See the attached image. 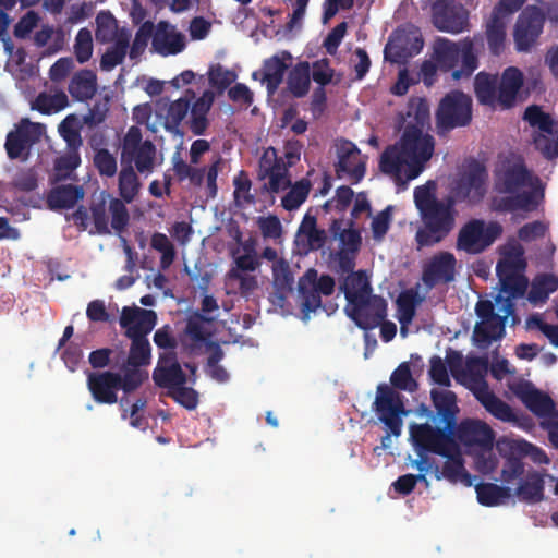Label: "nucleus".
Returning <instances> with one entry per match:
<instances>
[{"label":"nucleus","mask_w":558,"mask_h":558,"mask_svg":"<svg viewBox=\"0 0 558 558\" xmlns=\"http://www.w3.org/2000/svg\"><path fill=\"white\" fill-rule=\"evenodd\" d=\"M434 189V183L428 182L414 190V203L423 222V227L415 233L417 248L440 243L454 228V198L449 196L446 199H438Z\"/></svg>","instance_id":"1"},{"label":"nucleus","mask_w":558,"mask_h":558,"mask_svg":"<svg viewBox=\"0 0 558 558\" xmlns=\"http://www.w3.org/2000/svg\"><path fill=\"white\" fill-rule=\"evenodd\" d=\"M435 149V140L423 134L417 125L409 123L400 141L387 147L380 156L379 168L385 174L400 178L402 167L408 166V179L413 180L422 172Z\"/></svg>","instance_id":"2"},{"label":"nucleus","mask_w":558,"mask_h":558,"mask_svg":"<svg viewBox=\"0 0 558 558\" xmlns=\"http://www.w3.org/2000/svg\"><path fill=\"white\" fill-rule=\"evenodd\" d=\"M433 50V59L440 71L451 72L454 81L469 78L478 68V54L484 51V36L477 33L458 43L438 37Z\"/></svg>","instance_id":"3"},{"label":"nucleus","mask_w":558,"mask_h":558,"mask_svg":"<svg viewBox=\"0 0 558 558\" xmlns=\"http://www.w3.org/2000/svg\"><path fill=\"white\" fill-rule=\"evenodd\" d=\"M194 97L195 93L187 89L184 97L169 104L163 122V126L168 132L182 136L181 124L189 112L190 119L186 121V124L190 131L194 135H203L206 132L209 125L207 116L213 106L215 95L211 90H205L201 97L191 104Z\"/></svg>","instance_id":"4"},{"label":"nucleus","mask_w":558,"mask_h":558,"mask_svg":"<svg viewBox=\"0 0 558 558\" xmlns=\"http://www.w3.org/2000/svg\"><path fill=\"white\" fill-rule=\"evenodd\" d=\"M300 160L296 148L286 147L283 156H278L276 148L268 147L264 150L258 161V178L268 179L264 189L269 193H279L291 185L289 169Z\"/></svg>","instance_id":"5"},{"label":"nucleus","mask_w":558,"mask_h":558,"mask_svg":"<svg viewBox=\"0 0 558 558\" xmlns=\"http://www.w3.org/2000/svg\"><path fill=\"white\" fill-rule=\"evenodd\" d=\"M142 189V182L132 165H122L118 175L119 197H111L109 201V214L111 216V228L118 233L126 230L130 222V214L125 204L133 203Z\"/></svg>","instance_id":"6"},{"label":"nucleus","mask_w":558,"mask_h":558,"mask_svg":"<svg viewBox=\"0 0 558 558\" xmlns=\"http://www.w3.org/2000/svg\"><path fill=\"white\" fill-rule=\"evenodd\" d=\"M472 98L461 90L454 89L446 94L436 110V132L446 137L457 128H464L472 121Z\"/></svg>","instance_id":"7"},{"label":"nucleus","mask_w":558,"mask_h":558,"mask_svg":"<svg viewBox=\"0 0 558 558\" xmlns=\"http://www.w3.org/2000/svg\"><path fill=\"white\" fill-rule=\"evenodd\" d=\"M453 438L457 439L469 453L477 454L476 464L481 469L482 460L486 469H494V461L485 459L484 454L489 453L495 440L494 430L486 423L477 420H464L456 426L453 430Z\"/></svg>","instance_id":"8"},{"label":"nucleus","mask_w":558,"mask_h":558,"mask_svg":"<svg viewBox=\"0 0 558 558\" xmlns=\"http://www.w3.org/2000/svg\"><path fill=\"white\" fill-rule=\"evenodd\" d=\"M373 408L389 432L381 438V447L388 448L391 436L399 437L402 432L401 415L405 414L402 396L392 387L380 384L377 386V395Z\"/></svg>","instance_id":"9"},{"label":"nucleus","mask_w":558,"mask_h":558,"mask_svg":"<svg viewBox=\"0 0 558 558\" xmlns=\"http://www.w3.org/2000/svg\"><path fill=\"white\" fill-rule=\"evenodd\" d=\"M501 234L502 226L499 222L471 219L459 230L456 247L466 254L477 255L492 246Z\"/></svg>","instance_id":"10"},{"label":"nucleus","mask_w":558,"mask_h":558,"mask_svg":"<svg viewBox=\"0 0 558 558\" xmlns=\"http://www.w3.org/2000/svg\"><path fill=\"white\" fill-rule=\"evenodd\" d=\"M523 119L539 132L534 135L535 148L541 151L544 158L548 160L558 157V121L554 120L549 113H546L537 105L529 106L523 114Z\"/></svg>","instance_id":"11"},{"label":"nucleus","mask_w":558,"mask_h":558,"mask_svg":"<svg viewBox=\"0 0 558 558\" xmlns=\"http://www.w3.org/2000/svg\"><path fill=\"white\" fill-rule=\"evenodd\" d=\"M487 180L488 171L485 165L471 159L452 190L454 201L480 203L487 192Z\"/></svg>","instance_id":"12"},{"label":"nucleus","mask_w":558,"mask_h":558,"mask_svg":"<svg viewBox=\"0 0 558 558\" xmlns=\"http://www.w3.org/2000/svg\"><path fill=\"white\" fill-rule=\"evenodd\" d=\"M453 430L454 428L446 425L440 428L428 423L413 424L410 427V436L420 451L440 456L449 453L458 445L453 438Z\"/></svg>","instance_id":"13"},{"label":"nucleus","mask_w":558,"mask_h":558,"mask_svg":"<svg viewBox=\"0 0 558 558\" xmlns=\"http://www.w3.org/2000/svg\"><path fill=\"white\" fill-rule=\"evenodd\" d=\"M545 15L535 7H526L518 16L513 31L515 49L519 52H527L536 44L543 32Z\"/></svg>","instance_id":"14"},{"label":"nucleus","mask_w":558,"mask_h":558,"mask_svg":"<svg viewBox=\"0 0 558 558\" xmlns=\"http://www.w3.org/2000/svg\"><path fill=\"white\" fill-rule=\"evenodd\" d=\"M530 171L522 159H504L495 170V189L499 193L514 194L527 185Z\"/></svg>","instance_id":"15"},{"label":"nucleus","mask_w":558,"mask_h":558,"mask_svg":"<svg viewBox=\"0 0 558 558\" xmlns=\"http://www.w3.org/2000/svg\"><path fill=\"white\" fill-rule=\"evenodd\" d=\"M338 161L335 170L338 178L347 177L352 183H359L365 175L366 165L354 143L342 140L337 145Z\"/></svg>","instance_id":"16"},{"label":"nucleus","mask_w":558,"mask_h":558,"mask_svg":"<svg viewBox=\"0 0 558 558\" xmlns=\"http://www.w3.org/2000/svg\"><path fill=\"white\" fill-rule=\"evenodd\" d=\"M350 317L364 330L374 329L387 315V302L378 295H368L352 304Z\"/></svg>","instance_id":"17"},{"label":"nucleus","mask_w":558,"mask_h":558,"mask_svg":"<svg viewBox=\"0 0 558 558\" xmlns=\"http://www.w3.org/2000/svg\"><path fill=\"white\" fill-rule=\"evenodd\" d=\"M433 24L440 32L459 34L468 29L469 12L461 4H435L433 7Z\"/></svg>","instance_id":"18"},{"label":"nucleus","mask_w":558,"mask_h":558,"mask_svg":"<svg viewBox=\"0 0 558 558\" xmlns=\"http://www.w3.org/2000/svg\"><path fill=\"white\" fill-rule=\"evenodd\" d=\"M291 60V53L286 50L274 54L264 60L262 70L253 72L252 78L259 80L262 84L266 85L268 95H274L283 82Z\"/></svg>","instance_id":"19"},{"label":"nucleus","mask_w":558,"mask_h":558,"mask_svg":"<svg viewBox=\"0 0 558 558\" xmlns=\"http://www.w3.org/2000/svg\"><path fill=\"white\" fill-rule=\"evenodd\" d=\"M457 259L450 252L435 254L423 267L422 280L428 288L439 283H449L456 277Z\"/></svg>","instance_id":"20"},{"label":"nucleus","mask_w":558,"mask_h":558,"mask_svg":"<svg viewBox=\"0 0 558 558\" xmlns=\"http://www.w3.org/2000/svg\"><path fill=\"white\" fill-rule=\"evenodd\" d=\"M153 380L156 386L166 388L168 391L186 384V375L178 362L175 352L169 351L160 354L153 371Z\"/></svg>","instance_id":"21"},{"label":"nucleus","mask_w":558,"mask_h":558,"mask_svg":"<svg viewBox=\"0 0 558 558\" xmlns=\"http://www.w3.org/2000/svg\"><path fill=\"white\" fill-rule=\"evenodd\" d=\"M118 383L120 374L110 371L89 373L87 376L88 390L94 400L101 404H113L118 401Z\"/></svg>","instance_id":"22"},{"label":"nucleus","mask_w":558,"mask_h":558,"mask_svg":"<svg viewBox=\"0 0 558 558\" xmlns=\"http://www.w3.org/2000/svg\"><path fill=\"white\" fill-rule=\"evenodd\" d=\"M497 307L501 314L495 316V319L487 318V322L484 319L476 324L474 338L477 342L489 344L493 340H498L505 335L506 322L509 316L514 315L515 305L506 300L504 305H497Z\"/></svg>","instance_id":"23"},{"label":"nucleus","mask_w":558,"mask_h":558,"mask_svg":"<svg viewBox=\"0 0 558 558\" xmlns=\"http://www.w3.org/2000/svg\"><path fill=\"white\" fill-rule=\"evenodd\" d=\"M39 124L23 120L15 130L8 133L4 147L10 159H17L29 149L37 140V135L34 134Z\"/></svg>","instance_id":"24"},{"label":"nucleus","mask_w":558,"mask_h":558,"mask_svg":"<svg viewBox=\"0 0 558 558\" xmlns=\"http://www.w3.org/2000/svg\"><path fill=\"white\" fill-rule=\"evenodd\" d=\"M441 456L447 460L441 468L435 464V477L437 480L446 478L453 484L460 482L465 486H471L472 476L464 468V460L460 453L459 446H454L449 453Z\"/></svg>","instance_id":"25"},{"label":"nucleus","mask_w":558,"mask_h":558,"mask_svg":"<svg viewBox=\"0 0 558 558\" xmlns=\"http://www.w3.org/2000/svg\"><path fill=\"white\" fill-rule=\"evenodd\" d=\"M157 148L150 140H145L143 146L133 148L121 157L122 165H132L141 174L148 175L156 167Z\"/></svg>","instance_id":"26"},{"label":"nucleus","mask_w":558,"mask_h":558,"mask_svg":"<svg viewBox=\"0 0 558 558\" xmlns=\"http://www.w3.org/2000/svg\"><path fill=\"white\" fill-rule=\"evenodd\" d=\"M84 195L85 192L81 185L60 184L47 193L46 204L51 210L70 209L83 199Z\"/></svg>","instance_id":"27"},{"label":"nucleus","mask_w":558,"mask_h":558,"mask_svg":"<svg viewBox=\"0 0 558 558\" xmlns=\"http://www.w3.org/2000/svg\"><path fill=\"white\" fill-rule=\"evenodd\" d=\"M154 49L162 54H177L185 48V39L181 33L169 29L167 22H159L153 36Z\"/></svg>","instance_id":"28"},{"label":"nucleus","mask_w":558,"mask_h":558,"mask_svg":"<svg viewBox=\"0 0 558 558\" xmlns=\"http://www.w3.org/2000/svg\"><path fill=\"white\" fill-rule=\"evenodd\" d=\"M524 405L538 417H557L554 400L541 390L527 386L518 392Z\"/></svg>","instance_id":"29"},{"label":"nucleus","mask_w":558,"mask_h":558,"mask_svg":"<svg viewBox=\"0 0 558 558\" xmlns=\"http://www.w3.org/2000/svg\"><path fill=\"white\" fill-rule=\"evenodd\" d=\"M430 399L437 415L444 425L449 428H456L459 407L457 404V395L451 390L432 389Z\"/></svg>","instance_id":"30"},{"label":"nucleus","mask_w":558,"mask_h":558,"mask_svg":"<svg viewBox=\"0 0 558 558\" xmlns=\"http://www.w3.org/2000/svg\"><path fill=\"white\" fill-rule=\"evenodd\" d=\"M522 86V72L514 66L507 68L501 75L498 86V104L505 109L513 107L517 95Z\"/></svg>","instance_id":"31"},{"label":"nucleus","mask_w":558,"mask_h":558,"mask_svg":"<svg viewBox=\"0 0 558 558\" xmlns=\"http://www.w3.org/2000/svg\"><path fill=\"white\" fill-rule=\"evenodd\" d=\"M73 99L84 102L92 99L97 92V76L92 70H80L76 72L68 86Z\"/></svg>","instance_id":"32"},{"label":"nucleus","mask_w":558,"mask_h":558,"mask_svg":"<svg viewBox=\"0 0 558 558\" xmlns=\"http://www.w3.org/2000/svg\"><path fill=\"white\" fill-rule=\"evenodd\" d=\"M340 290L343 292L349 304L356 301L361 302L362 299L371 295L372 287L366 271L359 270L349 274L340 284Z\"/></svg>","instance_id":"33"},{"label":"nucleus","mask_w":558,"mask_h":558,"mask_svg":"<svg viewBox=\"0 0 558 558\" xmlns=\"http://www.w3.org/2000/svg\"><path fill=\"white\" fill-rule=\"evenodd\" d=\"M474 397L496 418L502 422H511L515 418L511 407L490 391L489 387L474 389Z\"/></svg>","instance_id":"34"},{"label":"nucleus","mask_w":558,"mask_h":558,"mask_svg":"<svg viewBox=\"0 0 558 558\" xmlns=\"http://www.w3.org/2000/svg\"><path fill=\"white\" fill-rule=\"evenodd\" d=\"M502 14L493 11L489 21L486 24L484 41H487L488 49L493 56H500L505 49L506 23Z\"/></svg>","instance_id":"35"},{"label":"nucleus","mask_w":558,"mask_h":558,"mask_svg":"<svg viewBox=\"0 0 558 558\" xmlns=\"http://www.w3.org/2000/svg\"><path fill=\"white\" fill-rule=\"evenodd\" d=\"M316 279V270L308 269L299 281V292L302 298V312L305 314L315 312L322 306L320 292L313 286Z\"/></svg>","instance_id":"36"},{"label":"nucleus","mask_w":558,"mask_h":558,"mask_svg":"<svg viewBox=\"0 0 558 558\" xmlns=\"http://www.w3.org/2000/svg\"><path fill=\"white\" fill-rule=\"evenodd\" d=\"M130 46V34L120 32L113 45L110 46L100 59V69L109 72L121 64L126 56Z\"/></svg>","instance_id":"37"},{"label":"nucleus","mask_w":558,"mask_h":558,"mask_svg":"<svg viewBox=\"0 0 558 558\" xmlns=\"http://www.w3.org/2000/svg\"><path fill=\"white\" fill-rule=\"evenodd\" d=\"M487 360L484 357H469L463 371L462 385L469 387L473 392L474 389L487 388L488 384L485 380V373L487 371Z\"/></svg>","instance_id":"38"},{"label":"nucleus","mask_w":558,"mask_h":558,"mask_svg":"<svg viewBox=\"0 0 558 558\" xmlns=\"http://www.w3.org/2000/svg\"><path fill=\"white\" fill-rule=\"evenodd\" d=\"M544 478L537 473L527 474L525 480L521 481L515 489V495L520 500L536 504L544 498Z\"/></svg>","instance_id":"39"},{"label":"nucleus","mask_w":558,"mask_h":558,"mask_svg":"<svg viewBox=\"0 0 558 558\" xmlns=\"http://www.w3.org/2000/svg\"><path fill=\"white\" fill-rule=\"evenodd\" d=\"M527 286L529 280L524 275L501 280L499 282V293L495 296L496 305H504L506 300L514 304L513 300L524 296Z\"/></svg>","instance_id":"40"},{"label":"nucleus","mask_w":558,"mask_h":558,"mask_svg":"<svg viewBox=\"0 0 558 558\" xmlns=\"http://www.w3.org/2000/svg\"><path fill=\"white\" fill-rule=\"evenodd\" d=\"M288 88L291 94L301 98L304 97L311 85V65L307 61L299 62L288 75Z\"/></svg>","instance_id":"41"},{"label":"nucleus","mask_w":558,"mask_h":558,"mask_svg":"<svg viewBox=\"0 0 558 558\" xmlns=\"http://www.w3.org/2000/svg\"><path fill=\"white\" fill-rule=\"evenodd\" d=\"M474 92L480 104L495 106L498 102L497 80L495 76L480 72L475 76Z\"/></svg>","instance_id":"42"},{"label":"nucleus","mask_w":558,"mask_h":558,"mask_svg":"<svg viewBox=\"0 0 558 558\" xmlns=\"http://www.w3.org/2000/svg\"><path fill=\"white\" fill-rule=\"evenodd\" d=\"M477 501L485 507H495L511 496L509 487L499 486L494 483H478L475 486Z\"/></svg>","instance_id":"43"},{"label":"nucleus","mask_w":558,"mask_h":558,"mask_svg":"<svg viewBox=\"0 0 558 558\" xmlns=\"http://www.w3.org/2000/svg\"><path fill=\"white\" fill-rule=\"evenodd\" d=\"M558 289V278L550 274L537 276L527 293V300L530 303L537 305L545 303L550 293Z\"/></svg>","instance_id":"44"},{"label":"nucleus","mask_w":558,"mask_h":558,"mask_svg":"<svg viewBox=\"0 0 558 558\" xmlns=\"http://www.w3.org/2000/svg\"><path fill=\"white\" fill-rule=\"evenodd\" d=\"M534 205H536L534 194L525 191L495 199L493 208L499 213H512L515 210H529Z\"/></svg>","instance_id":"45"},{"label":"nucleus","mask_w":558,"mask_h":558,"mask_svg":"<svg viewBox=\"0 0 558 558\" xmlns=\"http://www.w3.org/2000/svg\"><path fill=\"white\" fill-rule=\"evenodd\" d=\"M424 46V40L418 28L411 27L408 32L399 34L396 41L395 48L399 51L398 57H412L421 52Z\"/></svg>","instance_id":"46"},{"label":"nucleus","mask_w":558,"mask_h":558,"mask_svg":"<svg viewBox=\"0 0 558 558\" xmlns=\"http://www.w3.org/2000/svg\"><path fill=\"white\" fill-rule=\"evenodd\" d=\"M498 449L500 452L509 450L511 454H518L523 457L531 456L532 459L538 463H548L549 461L546 453L543 450L538 449L537 447L533 446L532 444L525 440L502 439L498 441Z\"/></svg>","instance_id":"47"},{"label":"nucleus","mask_w":558,"mask_h":558,"mask_svg":"<svg viewBox=\"0 0 558 558\" xmlns=\"http://www.w3.org/2000/svg\"><path fill=\"white\" fill-rule=\"evenodd\" d=\"M68 105L69 100L64 92H58L52 95L43 92L35 98L32 108L43 114H51L59 112Z\"/></svg>","instance_id":"48"},{"label":"nucleus","mask_w":558,"mask_h":558,"mask_svg":"<svg viewBox=\"0 0 558 558\" xmlns=\"http://www.w3.org/2000/svg\"><path fill=\"white\" fill-rule=\"evenodd\" d=\"M215 320V317H207L199 312H195L189 316L185 333L193 342L203 343L210 338V332L207 330L206 325Z\"/></svg>","instance_id":"49"},{"label":"nucleus","mask_w":558,"mask_h":558,"mask_svg":"<svg viewBox=\"0 0 558 558\" xmlns=\"http://www.w3.org/2000/svg\"><path fill=\"white\" fill-rule=\"evenodd\" d=\"M312 183L307 179H301L288 187L289 192L282 197L281 205L286 210L298 209L307 198Z\"/></svg>","instance_id":"50"},{"label":"nucleus","mask_w":558,"mask_h":558,"mask_svg":"<svg viewBox=\"0 0 558 558\" xmlns=\"http://www.w3.org/2000/svg\"><path fill=\"white\" fill-rule=\"evenodd\" d=\"M416 296L417 294L412 291H404L400 293L397 299L398 306V320L401 324V332H405V326L409 325L416 313Z\"/></svg>","instance_id":"51"},{"label":"nucleus","mask_w":558,"mask_h":558,"mask_svg":"<svg viewBox=\"0 0 558 558\" xmlns=\"http://www.w3.org/2000/svg\"><path fill=\"white\" fill-rule=\"evenodd\" d=\"M131 347L126 359L128 366H146L150 364L151 347L148 339L130 338Z\"/></svg>","instance_id":"52"},{"label":"nucleus","mask_w":558,"mask_h":558,"mask_svg":"<svg viewBox=\"0 0 558 558\" xmlns=\"http://www.w3.org/2000/svg\"><path fill=\"white\" fill-rule=\"evenodd\" d=\"M90 216L98 234H109L110 228L108 222L109 206L107 207V197L102 192L97 198H94L89 206Z\"/></svg>","instance_id":"53"},{"label":"nucleus","mask_w":558,"mask_h":558,"mask_svg":"<svg viewBox=\"0 0 558 558\" xmlns=\"http://www.w3.org/2000/svg\"><path fill=\"white\" fill-rule=\"evenodd\" d=\"M95 36L99 43L107 44L114 41L118 37L117 20L110 12H100L96 17Z\"/></svg>","instance_id":"54"},{"label":"nucleus","mask_w":558,"mask_h":558,"mask_svg":"<svg viewBox=\"0 0 558 558\" xmlns=\"http://www.w3.org/2000/svg\"><path fill=\"white\" fill-rule=\"evenodd\" d=\"M146 379H148V373L146 371L137 366H128V364H125L123 374H120V383L118 384L119 388L123 390L124 393H131L138 389Z\"/></svg>","instance_id":"55"},{"label":"nucleus","mask_w":558,"mask_h":558,"mask_svg":"<svg viewBox=\"0 0 558 558\" xmlns=\"http://www.w3.org/2000/svg\"><path fill=\"white\" fill-rule=\"evenodd\" d=\"M274 286L280 298L283 299L284 294L292 291L294 278L290 271L288 263L280 259L274 264L272 267Z\"/></svg>","instance_id":"56"},{"label":"nucleus","mask_w":558,"mask_h":558,"mask_svg":"<svg viewBox=\"0 0 558 558\" xmlns=\"http://www.w3.org/2000/svg\"><path fill=\"white\" fill-rule=\"evenodd\" d=\"M156 319L157 316L154 311L141 308L136 324L129 327V330L125 331V336L128 338L147 339V335L156 325Z\"/></svg>","instance_id":"57"},{"label":"nucleus","mask_w":558,"mask_h":558,"mask_svg":"<svg viewBox=\"0 0 558 558\" xmlns=\"http://www.w3.org/2000/svg\"><path fill=\"white\" fill-rule=\"evenodd\" d=\"M156 319L157 316L154 311L141 308L136 324L129 327V330L125 331V336L128 338L147 339V335L156 325Z\"/></svg>","instance_id":"58"},{"label":"nucleus","mask_w":558,"mask_h":558,"mask_svg":"<svg viewBox=\"0 0 558 558\" xmlns=\"http://www.w3.org/2000/svg\"><path fill=\"white\" fill-rule=\"evenodd\" d=\"M109 97L105 96L104 99L96 101L82 117L83 124L90 130L102 124L109 112Z\"/></svg>","instance_id":"59"},{"label":"nucleus","mask_w":558,"mask_h":558,"mask_svg":"<svg viewBox=\"0 0 558 558\" xmlns=\"http://www.w3.org/2000/svg\"><path fill=\"white\" fill-rule=\"evenodd\" d=\"M74 54L81 64L87 62L93 54V36L92 32L86 27L81 28L76 34Z\"/></svg>","instance_id":"60"},{"label":"nucleus","mask_w":558,"mask_h":558,"mask_svg":"<svg viewBox=\"0 0 558 558\" xmlns=\"http://www.w3.org/2000/svg\"><path fill=\"white\" fill-rule=\"evenodd\" d=\"M390 383L393 388L414 391L417 388V384L412 377L410 365L408 362L401 363L391 374Z\"/></svg>","instance_id":"61"},{"label":"nucleus","mask_w":558,"mask_h":558,"mask_svg":"<svg viewBox=\"0 0 558 558\" xmlns=\"http://www.w3.org/2000/svg\"><path fill=\"white\" fill-rule=\"evenodd\" d=\"M407 116L414 120L421 130L429 121V105L425 98L412 97L408 104Z\"/></svg>","instance_id":"62"},{"label":"nucleus","mask_w":558,"mask_h":558,"mask_svg":"<svg viewBox=\"0 0 558 558\" xmlns=\"http://www.w3.org/2000/svg\"><path fill=\"white\" fill-rule=\"evenodd\" d=\"M93 163L101 177L112 178L117 173V158L108 149L96 151Z\"/></svg>","instance_id":"63"},{"label":"nucleus","mask_w":558,"mask_h":558,"mask_svg":"<svg viewBox=\"0 0 558 558\" xmlns=\"http://www.w3.org/2000/svg\"><path fill=\"white\" fill-rule=\"evenodd\" d=\"M335 70L330 66L327 58L316 60L311 65V78L319 86L325 88L326 85L333 82Z\"/></svg>","instance_id":"64"}]
</instances>
